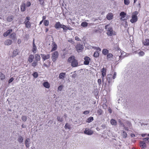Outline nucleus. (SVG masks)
<instances>
[{
    "label": "nucleus",
    "instance_id": "obj_1",
    "mask_svg": "<svg viewBox=\"0 0 149 149\" xmlns=\"http://www.w3.org/2000/svg\"><path fill=\"white\" fill-rule=\"evenodd\" d=\"M68 62L71 63V65L73 67H77L78 65L77 61L75 59L74 56H71L69 57L68 59Z\"/></svg>",
    "mask_w": 149,
    "mask_h": 149
},
{
    "label": "nucleus",
    "instance_id": "obj_2",
    "mask_svg": "<svg viewBox=\"0 0 149 149\" xmlns=\"http://www.w3.org/2000/svg\"><path fill=\"white\" fill-rule=\"evenodd\" d=\"M109 24L107 25L105 27L106 29H107V34L109 36H112L113 35H116V33L113 31L112 27L109 26Z\"/></svg>",
    "mask_w": 149,
    "mask_h": 149
},
{
    "label": "nucleus",
    "instance_id": "obj_3",
    "mask_svg": "<svg viewBox=\"0 0 149 149\" xmlns=\"http://www.w3.org/2000/svg\"><path fill=\"white\" fill-rule=\"evenodd\" d=\"M138 14V12L136 11L134 12L132 16V18L130 20V22L132 23H134L137 21L138 17L137 16Z\"/></svg>",
    "mask_w": 149,
    "mask_h": 149
},
{
    "label": "nucleus",
    "instance_id": "obj_4",
    "mask_svg": "<svg viewBox=\"0 0 149 149\" xmlns=\"http://www.w3.org/2000/svg\"><path fill=\"white\" fill-rule=\"evenodd\" d=\"M30 19V18L29 17H27L25 19L24 23L26 27L29 28L31 26V23L29 21Z\"/></svg>",
    "mask_w": 149,
    "mask_h": 149
},
{
    "label": "nucleus",
    "instance_id": "obj_5",
    "mask_svg": "<svg viewBox=\"0 0 149 149\" xmlns=\"http://www.w3.org/2000/svg\"><path fill=\"white\" fill-rule=\"evenodd\" d=\"M59 54L57 51H55L52 54V58L53 62H54L58 58Z\"/></svg>",
    "mask_w": 149,
    "mask_h": 149
},
{
    "label": "nucleus",
    "instance_id": "obj_6",
    "mask_svg": "<svg viewBox=\"0 0 149 149\" xmlns=\"http://www.w3.org/2000/svg\"><path fill=\"white\" fill-rule=\"evenodd\" d=\"M75 48L77 52H81L84 49L83 45L80 44H78L75 46Z\"/></svg>",
    "mask_w": 149,
    "mask_h": 149
},
{
    "label": "nucleus",
    "instance_id": "obj_7",
    "mask_svg": "<svg viewBox=\"0 0 149 149\" xmlns=\"http://www.w3.org/2000/svg\"><path fill=\"white\" fill-rule=\"evenodd\" d=\"M40 55L43 61H45L46 60L49 59L50 57V54H41Z\"/></svg>",
    "mask_w": 149,
    "mask_h": 149
},
{
    "label": "nucleus",
    "instance_id": "obj_8",
    "mask_svg": "<svg viewBox=\"0 0 149 149\" xmlns=\"http://www.w3.org/2000/svg\"><path fill=\"white\" fill-rule=\"evenodd\" d=\"M107 70L106 68H103L101 70L102 72V77H101L102 78V81H103L104 79V77L106 75V74Z\"/></svg>",
    "mask_w": 149,
    "mask_h": 149
},
{
    "label": "nucleus",
    "instance_id": "obj_9",
    "mask_svg": "<svg viewBox=\"0 0 149 149\" xmlns=\"http://www.w3.org/2000/svg\"><path fill=\"white\" fill-rule=\"evenodd\" d=\"M93 133V132L92 130L87 128H86L85 130L84 131V133L88 135H92Z\"/></svg>",
    "mask_w": 149,
    "mask_h": 149
},
{
    "label": "nucleus",
    "instance_id": "obj_10",
    "mask_svg": "<svg viewBox=\"0 0 149 149\" xmlns=\"http://www.w3.org/2000/svg\"><path fill=\"white\" fill-rule=\"evenodd\" d=\"M85 61L84 63L85 65H88L89 63V61L91 60V58L88 56H86L84 58Z\"/></svg>",
    "mask_w": 149,
    "mask_h": 149
},
{
    "label": "nucleus",
    "instance_id": "obj_11",
    "mask_svg": "<svg viewBox=\"0 0 149 149\" xmlns=\"http://www.w3.org/2000/svg\"><path fill=\"white\" fill-rule=\"evenodd\" d=\"M139 146L142 149H144L146 147V145L145 142L140 141L139 142Z\"/></svg>",
    "mask_w": 149,
    "mask_h": 149
},
{
    "label": "nucleus",
    "instance_id": "obj_12",
    "mask_svg": "<svg viewBox=\"0 0 149 149\" xmlns=\"http://www.w3.org/2000/svg\"><path fill=\"white\" fill-rule=\"evenodd\" d=\"M19 53V50L18 49H16L15 50H14L12 53V57H14L16 56Z\"/></svg>",
    "mask_w": 149,
    "mask_h": 149
},
{
    "label": "nucleus",
    "instance_id": "obj_13",
    "mask_svg": "<svg viewBox=\"0 0 149 149\" xmlns=\"http://www.w3.org/2000/svg\"><path fill=\"white\" fill-rule=\"evenodd\" d=\"M62 24H61L59 22H56L54 25L55 28L57 29L61 28Z\"/></svg>",
    "mask_w": 149,
    "mask_h": 149
},
{
    "label": "nucleus",
    "instance_id": "obj_14",
    "mask_svg": "<svg viewBox=\"0 0 149 149\" xmlns=\"http://www.w3.org/2000/svg\"><path fill=\"white\" fill-rule=\"evenodd\" d=\"M12 43V41L9 39H7L4 42V44L6 45H9L11 44Z\"/></svg>",
    "mask_w": 149,
    "mask_h": 149
},
{
    "label": "nucleus",
    "instance_id": "obj_15",
    "mask_svg": "<svg viewBox=\"0 0 149 149\" xmlns=\"http://www.w3.org/2000/svg\"><path fill=\"white\" fill-rule=\"evenodd\" d=\"M12 31V29H10L8 30L6 32H4L3 34V36L6 37H7L8 35H9Z\"/></svg>",
    "mask_w": 149,
    "mask_h": 149
},
{
    "label": "nucleus",
    "instance_id": "obj_16",
    "mask_svg": "<svg viewBox=\"0 0 149 149\" xmlns=\"http://www.w3.org/2000/svg\"><path fill=\"white\" fill-rule=\"evenodd\" d=\"M34 58V56L33 55L31 54L29 55V57L28 58V61L29 63H31L33 61Z\"/></svg>",
    "mask_w": 149,
    "mask_h": 149
},
{
    "label": "nucleus",
    "instance_id": "obj_17",
    "mask_svg": "<svg viewBox=\"0 0 149 149\" xmlns=\"http://www.w3.org/2000/svg\"><path fill=\"white\" fill-rule=\"evenodd\" d=\"M143 44L145 46L149 45V39H146L143 41Z\"/></svg>",
    "mask_w": 149,
    "mask_h": 149
},
{
    "label": "nucleus",
    "instance_id": "obj_18",
    "mask_svg": "<svg viewBox=\"0 0 149 149\" xmlns=\"http://www.w3.org/2000/svg\"><path fill=\"white\" fill-rule=\"evenodd\" d=\"M34 40H35L34 39L33 40L32 52L35 53H36L37 48L35 44Z\"/></svg>",
    "mask_w": 149,
    "mask_h": 149
},
{
    "label": "nucleus",
    "instance_id": "obj_19",
    "mask_svg": "<svg viewBox=\"0 0 149 149\" xmlns=\"http://www.w3.org/2000/svg\"><path fill=\"white\" fill-rule=\"evenodd\" d=\"M113 15L112 13H109L107 16V18L109 20H110L113 18Z\"/></svg>",
    "mask_w": 149,
    "mask_h": 149
},
{
    "label": "nucleus",
    "instance_id": "obj_20",
    "mask_svg": "<svg viewBox=\"0 0 149 149\" xmlns=\"http://www.w3.org/2000/svg\"><path fill=\"white\" fill-rule=\"evenodd\" d=\"M57 48V45L55 43H53V45L52 46V49H51V52H53L56 50Z\"/></svg>",
    "mask_w": 149,
    "mask_h": 149
},
{
    "label": "nucleus",
    "instance_id": "obj_21",
    "mask_svg": "<svg viewBox=\"0 0 149 149\" xmlns=\"http://www.w3.org/2000/svg\"><path fill=\"white\" fill-rule=\"evenodd\" d=\"M43 86L46 88H49L50 87V85L47 81L44 82L43 84Z\"/></svg>",
    "mask_w": 149,
    "mask_h": 149
},
{
    "label": "nucleus",
    "instance_id": "obj_22",
    "mask_svg": "<svg viewBox=\"0 0 149 149\" xmlns=\"http://www.w3.org/2000/svg\"><path fill=\"white\" fill-rule=\"evenodd\" d=\"M107 79L109 83L111 82L112 80V75L111 74H109L107 75Z\"/></svg>",
    "mask_w": 149,
    "mask_h": 149
},
{
    "label": "nucleus",
    "instance_id": "obj_23",
    "mask_svg": "<svg viewBox=\"0 0 149 149\" xmlns=\"http://www.w3.org/2000/svg\"><path fill=\"white\" fill-rule=\"evenodd\" d=\"M21 11L22 12L24 11L26 9V7L25 4V3H23L21 6Z\"/></svg>",
    "mask_w": 149,
    "mask_h": 149
},
{
    "label": "nucleus",
    "instance_id": "obj_24",
    "mask_svg": "<svg viewBox=\"0 0 149 149\" xmlns=\"http://www.w3.org/2000/svg\"><path fill=\"white\" fill-rule=\"evenodd\" d=\"M30 143V139H27L25 141V144L27 148L29 147V144Z\"/></svg>",
    "mask_w": 149,
    "mask_h": 149
},
{
    "label": "nucleus",
    "instance_id": "obj_25",
    "mask_svg": "<svg viewBox=\"0 0 149 149\" xmlns=\"http://www.w3.org/2000/svg\"><path fill=\"white\" fill-rule=\"evenodd\" d=\"M35 60L38 61H40V55L38 54H36L35 55Z\"/></svg>",
    "mask_w": 149,
    "mask_h": 149
},
{
    "label": "nucleus",
    "instance_id": "obj_26",
    "mask_svg": "<svg viewBox=\"0 0 149 149\" xmlns=\"http://www.w3.org/2000/svg\"><path fill=\"white\" fill-rule=\"evenodd\" d=\"M121 134L123 138H125L127 137V134L126 132L124 130L122 131Z\"/></svg>",
    "mask_w": 149,
    "mask_h": 149
},
{
    "label": "nucleus",
    "instance_id": "obj_27",
    "mask_svg": "<svg viewBox=\"0 0 149 149\" xmlns=\"http://www.w3.org/2000/svg\"><path fill=\"white\" fill-rule=\"evenodd\" d=\"M13 19V15H11L10 16H8L7 18V20L8 22H11Z\"/></svg>",
    "mask_w": 149,
    "mask_h": 149
},
{
    "label": "nucleus",
    "instance_id": "obj_28",
    "mask_svg": "<svg viewBox=\"0 0 149 149\" xmlns=\"http://www.w3.org/2000/svg\"><path fill=\"white\" fill-rule=\"evenodd\" d=\"M65 73L61 72L59 74V77L61 79H63L65 77Z\"/></svg>",
    "mask_w": 149,
    "mask_h": 149
},
{
    "label": "nucleus",
    "instance_id": "obj_29",
    "mask_svg": "<svg viewBox=\"0 0 149 149\" xmlns=\"http://www.w3.org/2000/svg\"><path fill=\"white\" fill-rule=\"evenodd\" d=\"M110 123L112 125H116L117 124V122L116 120L113 119H112L110 120Z\"/></svg>",
    "mask_w": 149,
    "mask_h": 149
},
{
    "label": "nucleus",
    "instance_id": "obj_30",
    "mask_svg": "<svg viewBox=\"0 0 149 149\" xmlns=\"http://www.w3.org/2000/svg\"><path fill=\"white\" fill-rule=\"evenodd\" d=\"M109 52V50L105 49H104L102 51V53L104 55H107L108 54Z\"/></svg>",
    "mask_w": 149,
    "mask_h": 149
},
{
    "label": "nucleus",
    "instance_id": "obj_31",
    "mask_svg": "<svg viewBox=\"0 0 149 149\" xmlns=\"http://www.w3.org/2000/svg\"><path fill=\"white\" fill-rule=\"evenodd\" d=\"M38 61H34L32 63L31 65L32 66L35 67L36 66L38 65Z\"/></svg>",
    "mask_w": 149,
    "mask_h": 149
},
{
    "label": "nucleus",
    "instance_id": "obj_32",
    "mask_svg": "<svg viewBox=\"0 0 149 149\" xmlns=\"http://www.w3.org/2000/svg\"><path fill=\"white\" fill-rule=\"evenodd\" d=\"M50 65V62L48 61L46 62V63H45L44 65L46 67H48Z\"/></svg>",
    "mask_w": 149,
    "mask_h": 149
},
{
    "label": "nucleus",
    "instance_id": "obj_33",
    "mask_svg": "<svg viewBox=\"0 0 149 149\" xmlns=\"http://www.w3.org/2000/svg\"><path fill=\"white\" fill-rule=\"evenodd\" d=\"M99 56V54L98 51H96L93 54V56L94 57L97 58Z\"/></svg>",
    "mask_w": 149,
    "mask_h": 149
},
{
    "label": "nucleus",
    "instance_id": "obj_34",
    "mask_svg": "<svg viewBox=\"0 0 149 149\" xmlns=\"http://www.w3.org/2000/svg\"><path fill=\"white\" fill-rule=\"evenodd\" d=\"M81 25L83 27H86L88 26V23L86 22H83L81 23Z\"/></svg>",
    "mask_w": 149,
    "mask_h": 149
},
{
    "label": "nucleus",
    "instance_id": "obj_35",
    "mask_svg": "<svg viewBox=\"0 0 149 149\" xmlns=\"http://www.w3.org/2000/svg\"><path fill=\"white\" fill-rule=\"evenodd\" d=\"M18 141L20 143H22L23 141V137L21 136H20L18 139Z\"/></svg>",
    "mask_w": 149,
    "mask_h": 149
},
{
    "label": "nucleus",
    "instance_id": "obj_36",
    "mask_svg": "<svg viewBox=\"0 0 149 149\" xmlns=\"http://www.w3.org/2000/svg\"><path fill=\"white\" fill-rule=\"evenodd\" d=\"M93 120V118L91 117L89 118L87 120L86 122L88 123H90Z\"/></svg>",
    "mask_w": 149,
    "mask_h": 149
},
{
    "label": "nucleus",
    "instance_id": "obj_37",
    "mask_svg": "<svg viewBox=\"0 0 149 149\" xmlns=\"http://www.w3.org/2000/svg\"><path fill=\"white\" fill-rule=\"evenodd\" d=\"M49 21L47 20H45L44 21V24L45 26H47L49 24Z\"/></svg>",
    "mask_w": 149,
    "mask_h": 149
},
{
    "label": "nucleus",
    "instance_id": "obj_38",
    "mask_svg": "<svg viewBox=\"0 0 149 149\" xmlns=\"http://www.w3.org/2000/svg\"><path fill=\"white\" fill-rule=\"evenodd\" d=\"M113 56V54L111 53H108L107 55V59H108L110 58H112Z\"/></svg>",
    "mask_w": 149,
    "mask_h": 149
},
{
    "label": "nucleus",
    "instance_id": "obj_39",
    "mask_svg": "<svg viewBox=\"0 0 149 149\" xmlns=\"http://www.w3.org/2000/svg\"><path fill=\"white\" fill-rule=\"evenodd\" d=\"M126 13L123 12H121L120 13V15L123 18H124L125 17Z\"/></svg>",
    "mask_w": 149,
    "mask_h": 149
},
{
    "label": "nucleus",
    "instance_id": "obj_40",
    "mask_svg": "<svg viewBox=\"0 0 149 149\" xmlns=\"http://www.w3.org/2000/svg\"><path fill=\"white\" fill-rule=\"evenodd\" d=\"M0 77L1 80H3L5 79V75L2 73L0 74Z\"/></svg>",
    "mask_w": 149,
    "mask_h": 149
},
{
    "label": "nucleus",
    "instance_id": "obj_41",
    "mask_svg": "<svg viewBox=\"0 0 149 149\" xmlns=\"http://www.w3.org/2000/svg\"><path fill=\"white\" fill-rule=\"evenodd\" d=\"M102 110L100 109H99L98 110L97 113L98 115H100L102 114Z\"/></svg>",
    "mask_w": 149,
    "mask_h": 149
},
{
    "label": "nucleus",
    "instance_id": "obj_42",
    "mask_svg": "<svg viewBox=\"0 0 149 149\" xmlns=\"http://www.w3.org/2000/svg\"><path fill=\"white\" fill-rule=\"evenodd\" d=\"M61 28H63L64 30H66L67 29H69L65 25H62Z\"/></svg>",
    "mask_w": 149,
    "mask_h": 149
},
{
    "label": "nucleus",
    "instance_id": "obj_43",
    "mask_svg": "<svg viewBox=\"0 0 149 149\" xmlns=\"http://www.w3.org/2000/svg\"><path fill=\"white\" fill-rule=\"evenodd\" d=\"M57 120L58 121L60 122H62L63 121L62 118H61L60 117L58 116L57 118Z\"/></svg>",
    "mask_w": 149,
    "mask_h": 149
},
{
    "label": "nucleus",
    "instance_id": "obj_44",
    "mask_svg": "<svg viewBox=\"0 0 149 149\" xmlns=\"http://www.w3.org/2000/svg\"><path fill=\"white\" fill-rule=\"evenodd\" d=\"M22 119L23 121L25 122L27 120V117L26 116H22Z\"/></svg>",
    "mask_w": 149,
    "mask_h": 149
},
{
    "label": "nucleus",
    "instance_id": "obj_45",
    "mask_svg": "<svg viewBox=\"0 0 149 149\" xmlns=\"http://www.w3.org/2000/svg\"><path fill=\"white\" fill-rule=\"evenodd\" d=\"M65 128L66 129L67 128L68 129H70V126L67 123H66L65 126Z\"/></svg>",
    "mask_w": 149,
    "mask_h": 149
},
{
    "label": "nucleus",
    "instance_id": "obj_46",
    "mask_svg": "<svg viewBox=\"0 0 149 149\" xmlns=\"http://www.w3.org/2000/svg\"><path fill=\"white\" fill-rule=\"evenodd\" d=\"M33 75L34 77L36 78L38 77V74L37 72H35L33 73Z\"/></svg>",
    "mask_w": 149,
    "mask_h": 149
},
{
    "label": "nucleus",
    "instance_id": "obj_47",
    "mask_svg": "<svg viewBox=\"0 0 149 149\" xmlns=\"http://www.w3.org/2000/svg\"><path fill=\"white\" fill-rule=\"evenodd\" d=\"M38 1L41 5H44L45 3L44 0H38Z\"/></svg>",
    "mask_w": 149,
    "mask_h": 149
},
{
    "label": "nucleus",
    "instance_id": "obj_48",
    "mask_svg": "<svg viewBox=\"0 0 149 149\" xmlns=\"http://www.w3.org/2000/svg\"><path fill=\"white\" fill-rule=\"evenodd\" d=\"M124 3L126 5H128L130 3L129 0H124Z\"/></svg>",
    "mask_w": 149,
    "mask_h": 149
},
{
    "label": "nucleus",
    "instance_id": "obj_49",
    "mask_svg": "<svg viewBox=\"0 0 149 149\" xmlns=\"http://www.w3.org/2000/svg\"><path fill=\"white\" fill-rule=\"evenodd\" d=\"M93 48L97 50H99L100 51H101V49L99 47H93Z\"/></svg>",
    "mask_w": 149,
    "mask_h": 149
},
{
    "label": "nucleus",
    "instance_id": "obj_50",
    "mask_svg": "<svg viewBox=\"0 0 149 149\" xmlns=\"http://www.w3.org/2000/svg\"><path fill=\"white\" fill-rule=\"evenodd\" d=\"M139 55L140 56H143L144 54V52L143 51H141L139 53Z\"/></svg>",
    "mask_w": 149,
    "mask_h": 149
},
{
    "label": "nucleus",
    "instance_id": "obj_51",
    "mask_svg": "<svg viewBox=\"0 0 149 149\" xmlns=\"http://www.w3.org/2000/svg\"><path fill=\"white\" fill-rule=\"evenodd\" d=\"M143 140L145 141H147L149 143V137H146L143 139Z\"/></svg>",
    "mask_w": 149,
    "mask_h": 149
},
{
    "label": "nucleus",
    "instance_id": "obj_52",
    "mask_svg": "<svg viewBox=\"0 0 149 149\" xmlns=\"http://www.w3.org/2000/svg\"><path fill=\"white\" fill-rule=\"evenodd\" d=\"M63 88V86L62 85H60L58 86V90L60 91H61L62 89Z\"/></svg>",
    "mask_w": 149,
    "mask_h": 149
},
{
    "label": "nucleus",
    "instance_id": "obj_53",
    "mask_svg": "<svg viewBox=\"0 0 149 149\" xmlns=\"http://www.w3.org/2000/svg\"><path fill=\"white\" fill-rule=\"evenodd\" d=\"M97 82L99 86H100L101 84L102 80L100 79H98L97 80Z\"/></svg>",
    "mask_w": 149,
    "mask_h": 149
},
{
    "label": "nucleus",
    "instance_id": "obj_54",
    "mask_svg": "<svg viewBox=\"0 0 149 149\" xmlns=\"http://www.w3.org/2000/svg\"><path fill=\"white\" fill-rule=\"evenodd\" d=\"M13 80H14V79L13 77L11 78L8 81V83H11V82H12L13 81Z\"/></svg>",
    "mask_w": 149,
    "mask_h": 149
},
{
    "label": "nucleus",
    "instance_id": "obj_55",
    "mask_svg": "<svg viewBox=\"0 0 149 149\" xmlns=\"http://www.w3.org/2000/svg\"><path fill=\"white\" fill-rule=\"evenodd\" d=\"M89 113V111H85L83 112V113L84 114L86 115L88 114Z\"/></svg>",
    "mask_w": 149,
    "mask_h": 149
},
{
    "label": "nucleus",
    "instance_id": "obj_56",
    "mask_svg": "<svg viewBox=\"0 0 149 149\" xmlns=\"http://www.w3.org/2000/svg\"><path fill=\"white\" fill-rule=\"evenodd\" d=\"M116 72H114V73L113 74V76L112 77L113 79H115L116 77Z\"/></svg>",
    "mask_w": 149,
    "mask_h": 149
},
{
    "label": "nucleus",
    "instance_id": "obj_57",
    "mask_svg": "<svg viewBox=\"0 0 149 149\" xmlns=\"http://www.w3.org/2000/svg\"><path fill=\"white\" fill-rule=\"evenodd\" d=\"M15 34L12 33L10 35L11 38L13 37L14 38H16V37L14 35Z\"/></svg>",
    "mask_w": 149,
    "mask_h": 149
},
{
    "label": "nucleus",
    "instance_id": "obj_58",
    "mask_svg": "<svg viewBox=\"0 0 149 149\" xmlns=\"http://www.w3.org/2000/svg\"><path fill=\"white\" fill-rule=\"evenodd\" d=\"M31 5V3L30 1H28L27 3V7H29Z\"/></svg>",
    "mask_w": 149,
    "mask_h": 149
},
{
    "label": "nucleus",
    "instance_id": "obj_59",
    "mask_svg": "<svg viewBox=\"0 0 149 149\" xmlns=\"http://www.w3.org/2000/svg\"><path fill=\"white\" fill-rule=\"evenodd\" d=\"M17 42L18 44H20L21 42V40L20 39H18Z\"/></svg>",
    "mask_w": 149,
    "mask_h": 149
},
{
    "label": "nucleus",
    "instance_id": "obj_60",
    "mask_svg": "<svg viewBox=\"0 0 149 149\" xmlns=\"http://www.w3.org/2000/svg\"><path fill=\"white\" fill-rule=\"evenodd\" d=\"M75 40L77 41H79V38L77 36H76L75 37Z\"/></svg>",
    "mask_w": 149,
    "mask_h": 149
},
{
    "label": "nucleus",
    "instance_id": "obj_61",
    "mask_svg": "<svg viewBox=\"0 0 149 149\" xmlns=\"http://www.w3.org/2000/svg\"><path fill=\"white\" fill-rule=\"evenodd\" d=\"M46 18V16H43L42 17V20L43 21L44 20H45Z\"/></svg>",
    "mask_w": 149,
    "mask_h": 149
},
{
    "label": "nucleus",
    "instance_id": "obj_62",
    "mask_svg": "<svg viewBox=\"0 0 149 149\" xmlns=\"http://www.w3.org/2000/svg\"><path fill=\"white\" fill-rule=\"evenodd\" d=\"M130 136L132 137H134L135 136V134H130Z\"/></svg>",
    "mask_w": 149,
    "mask_h": 149
},
{
    "label": "nucleus",
    "instance_id": "obj_63",
    "mask_svg": "<svg viewBox=\"0 0 149 149\" xmlns=\"http://www.w3.org/2000/svg\"><path fill=\"white\" fill-rule=\"evenodd\" d=\"M68 41L70 43H72L73 42V41L72 39L68 40Z\"/></svg>",
    "mask_w": 149,
    "mask_h": 149
},
{
    "label": "nucleus",
    "instance_id": "obj_64",
    "mask_svg": "<svg viewBox=\"0 0 149 149\" xmlns=\"http://www.w3.org/2000/svg\"><path fill=\"white\" fill-rule=\"evenodd\" d=\"M146 135V134H141V136L142 137H144Z\"/></svg>",
    "mask_w": 149,
    "mask_h": 149
}]
</instances>
